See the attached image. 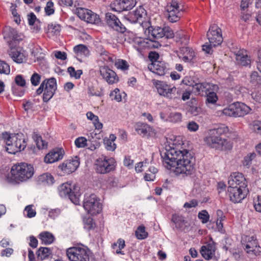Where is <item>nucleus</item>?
Listing matches in <instances>:
<instances>
[{
	"mask_svg": "<svg viewBox=\"0 0 261 261\" xmlns=\"http://www.w3.org/2000/svg\"><path fill=\"white\" fill-rule=\"evenodd\" d=\"M161 155L165 167L173 170L176 175L185 177L194 173L195 160L187 149H179L172 144L166 146Z\"/></svg>",
	"mask_w": 261,
	"mask_h": 261,
	"instance_id": "nucleus-1",
	"label": "nucleus"
},
{
	"mask_svg": "<svg viewBox=\"0 0 261 261\" xmlns=\"http://www.w3.org/2000/svg\"><path fill=\"white\" fill-rule=\"evenodd\" d=\"M228 127L223 124L217 128L211 129L204 138V142L211 148L220 151L229 150L232 148V143L224 137L228 132Z\"/></svg>",
	"mask_w": 261,
	"mask_h": 261,
	"instance_id": "nucleus-2",
	"label": "nucleus"
},
{
	"mask_svg": "<svg viewBox=\"0 0 261 261\" xmlns=\"http://www.w3.org/2000/svg\"><path fill=\"white\" fill-rule=\"evenodd\" d=\"M1 136L5 143V150L10 154H15L26 147L27 143L22 134L3 133Z\"/></svg>",
	"mask_w": 261,
	"mask_h": 261,
	"instance_id": "nucleus-3",
	"label": "nucleus"
},
{
	"mask_svg": "<svg viewBox=\"0 0 261 261\" xmlns=\"http://www.w3.org/2000/svg\"><path fill=\"white\" fill-rule=\"evenodd\" d=\"M142 28L145 35L148 39L154 41H156L155 40L164 37L168 39L174 37L173 32L170 28L168 27L161 28L158 26H152L149 20L143 22Z\"/></svg>",
	"mask_w": 261,
	"mask_h": 261,
	"instance_id": "nucleus-4",
	"label": "nucleus"
},
{
	"mask_svg": "<svg viewBox=\"0 0 261 261\" xmlns=\"http://www.w3.org/2000/svg\"><path fill=\"white\" fill-rule=\"evenodd\" d=\"M13 179L16 182L27 181L34 174V168L25 163L14 165L11 169Z\"/></svg>",
	"mask_w": 261,
	"mask_h": 261,
	"instance_id": "nucleus-5",
	"label": "nucleus"
},
{
	"mask_svg": "<svg viewBox=\"0 0 261 261\" xmlns=\"http://www.w3.org/2000/svg\"><path fill=\"white\" fill-rule=\"evenodd\" d=\"M152 83L160 95L170 100L180 97L178 90L175 86L168 84L166 82L155 80L152 81Z\"/></svg>",
	"mask_w": 261,
	"mask_h": 261,
	"instance_id": "nucleus-6",
	"label": "nucleus"
},
{
	"mask_svg": "<svg viewBox=\"0 0 261 261\" xmlns=\"http://www.w3.org/2000/svg\"><path fill=\"white\" fill-rule=\"evenodd\" d=\"M165 9L168 20L172 23L178 21L185 10V6L178 0H171Z\"/></svg>",
	"mask_w": 261,
	"mask_h": 261,
	"instance_id": "nucleus-7",
	"label": "nucleus"
},
{
	"mask_svg": "<svg viewBox=\"0 0 261 261\" xmlns=\"http://www.w3.org/2000/svg\"><path fill=\"white\" fill-rule=\"evenodd\" d=\"M57 89L56 79L50 77L44 80L36 91V94L39 95L43 92V101L48 102L54 96Z\"/></svg>",
	"mask_w": 261,
	"mask_h": 261,
	"instance_id": "nucleus-8",
	"label": "nucleus"
},
{
	"mask_svg": "<svg viewBox=\"0 0 261 261\" xmlns=\"http://www.w3.org/2000/svg\"><path fill=\"white\" fill-rule=\"evenodd\" d=\"M66 253L70 261H89L88 249L83 246L68 248Z\"/></svg>",
	"mask_w": 261,
	"mask_h": 261,
	"instance_id": "nucleus-9",
	"label": "nucleus"
},
{
	"mask_svg": "<svg viewBox=\"0 0 261 261\" xmlns=\"http://www.w3.org/2000/svg\"><path fill=\"white\" fill-rule=\"evenodd\" d=\"M182 83L187 86L192 87L193 92L196 95H200L201 96L206 95L213 87L214 88L216 86L207 82L195 83L192 81L190 76L185 77L182 81Z\"/></svg>",
	"mask_w": 261,
	"mask_h": 261,
	"instance_id": "nucleus-10",
	"label": "nucleus"
},
{
	"mask_svg": "<svg viewBox=\"0 0 261 261\" xmlns=\"http://www.w3.org/2000/svg\"><path fill=\"white\" fill-rule=\"evenodd\" d=\"M83 206L87 213L91 215L99 214L102 210V204L100 202L99 198L94 194L85 197Z\"/></svg>",
	"mask_w": 261,
	"mask_h": 261,
	"instance_id": "nucleus-11",
	"label": "nucleus"
},
{
	"mask_svg": "<svg viewBox=\"0 0 261 261\" xmlns=\"http://www.w3.org/2000/svg\"><path fill=\"white\" fill-rule=\"evenodd\" d=\"M116 162L114 158L102 155L96 161L95 169L98 173L106 174L114 170Z\"/></svg>",
	"mask_w": 261,
	"mask_h": 261,
	"instance_id": "nucleus-12",
	"label": "nucleus"
},
{
	"mask_svg": "<svg viewBox=\"0 0 261 261\" xmlns=\"http://www.w3.org/2000/svg\"><path fill=\"white\" fill-rule=\"evenodd\" d=\"M241 243L247 253L251 252L255 255H259L261 248L255 236H244L242 238Z\"/></svg>",
	"mask_w": 261,
	"mask_h": 261,
	"instance_id": "nucleus-13",
	"label": "nucleus"
},
{
	"mask_svg": "<svg viewBox=\"0 0 261 261\" xmlns=\"http://www.w3.org/2000/svg\"><path fill=\"white\" fill-rule=\"evenodd\" d=\"M71 184L68 182L61 184L58 187V192L60 196L62 198L68 197L75 204H79L80 202V194L75 193L72 190Z\"/></svg>",
	"mask_w": 261,
	"mask_h": 261,
	"instance_id": "nucleus-14",
	"label": "nucleus"
},
{
	"mask_svg": "<svg viewBox=\"0 0 261 261\" xmlns=\"http://www.w3.org/2000/svg\"><path fill=\"white\" fill-rule=\"evenodd\" d=\"M125 18L130 23H139L142 27L143 22L148 21L146 11L142 6L137 8L135 11L129 12L125 16Z\"/></svg>",
	"mask_w": 261,
	"mask_h": 261,
	"instance_id": "nucleus-15",
	"label": "nucleus"
},
{
	"mask_svg": "<svg viewBox=\"0 0 261 261\" xmlns=\"http://www.w3.org/2000/svg\"><path fill=\"white\" fill-rule=\"evenodd\" d=\"M75 13L81 20L88 23L97 24L100 22L99 15L88 9L76 8Z\"/></svg>",
	"mask_w": 261,
	"mask_h": 261,
	"instance_id": "nucleus-16",
	"label": "nucleus"
},
{
	"mask_svg": "<svg viewBox=\"0 0 261 261\" xmlns=\"http://www.w3.org/2000/svg\"><path fill=\"white\" fill-rule=\"evenodd\" d=\"M248 193L249 190L242 189L229 186L227 188V194L230 201L234 203L242 202L247 197Z\"/></svg>",
	"mask_w": 261,
	"mask_h": 261,
	"instance_id": "nucleus-17",
	"label": "nucleus"
},
{
	"mask_svg": "<svg viewBox=\"0 0 261 261\" xmlns=\"http://www.w3.org/2000/svg\"><path fill=\"white\" fill-rule=\"evenodd\" d=\"M80 165L79 159L75 156L74 159L67 160L60 164L58 168L61 175L69 174L74 172Z\"/></svg>",
	"mask_w": 261,
	"mask_h": 261,
	"instance_id": "nucleus-18",
	"label": "nucleus"
},
{
	"mask_svg": "<svg viewBox=\"0 0 261 261\" xmlns=\"http://www.w3.org/2000/svg\"><path fill=\"white\" fill-rule=\"evenodd\" d=\"M207 37L210 43L214 47L220 45L223 42L221 29L216 24L211 25L207 33Z\"/></svg>",
	"mask_w": 261,
	"mask_h": 261,
	"instance_id": "nucleus-19",
	"label": "nucleus"
},
{
	"mask_svg": "<svg viewBox=\"0 0 261 261\" xmlns=\"http://www.w3.org/2000/svg\"><path fill=\"white\" fill-rule=\"evenodd\" d=\"M229 186L242 189L249 190L247 181L244 175L240 172L233 173L228 180Z\"/></svg>",
	"mask_w": 261,
	"mask_h": 261,
	"instance_id": "nucleus-20",
	"label": "nucleus"
},
{
	"mask_svg": "<svg viewBox=\"0 0 261 261\" xmlns=\"http://www.w3.org/2000/svg\"><path fill=\"white\" fill-rule=\"evenodd\" d=\"M134 47L139 53L146 48H158L161 46L158 42L147 38H136L134 40Z\"/></svg>",
	"mask_w": 261,
	"mask_h": 261,
	"instance_id": "nucleus-21",
	"label": "nucleus"
},
{
	"mask_svg": "<svg viewBox=\"0 0 261 261\" xmlns=\"http://www.w3.org/2000/svg\"><path fill=\"white\" fill-rule=\"evenodd\" d=\"M64 153V150L62 148L56 147L53 148L45 155L44 161L46 164L54 163L62 160Z\"/></svg>",
	"mask_w": 261,
	"mask_h": 261,
	"instance_id": "nucleus-22",
	"label": "nucleus"
},
{
	"mask_svg": "<svg viewBox=\"0 0 261 261\" xmlns=\"http://www.w3.org/2000/svg\"><path fill=\"white\" fill-rule=\"evenodd\" d=\"M8 53L12 60L16 63L21 64L26 60L24 50L20 46H17V45L13 46L10 43Z\"/></svg>",
	"mask_w": 261,
	"mask_h": 261,
	"instance_id": "nucleus-23",
	"label": "nucleus"
},
{
	"mask_svg": "<svg viewBox=\"0 0 261 261\" xmlns=\"http://www.w3.org/2000/svg\"><path fill=\"white\" fill-rule=\"evenodd\" d=\"M100 74L109 84H114L119 81V77L113 70L107 66H102L99 68Z\"/></svg>",
	"mask_w": 261,
	"mask_h": 261,
	"instance_id": "nucleus-24",
	"label": "nucleus"
},
{
	"mask_svg": "<svg viewBox=\"0 0 261 261\" xmlns=\"http://www.w3.org/2000/svg\"><path fill=\"white\" fill-rule=\"evenodd\" d=\"M148 68L150 71L160 76L164 75L169 70L168 64L162 61L149 64Z\"/></svg>",
	"mask_w": 261,
	"mask_h": 261,
	"instance_id": "nucleus-25",
	"label": "nucleus"
},
{
	"mask_svg": "<svg viewBox=\"0 0 261 261\" xmlns=\"http://www.w3.org/2000/svg\"><path fill=\"white\" fill-rule=\"evenodd\" d=\"M106 19L108 25L116 31L121 33L125 31V28L114 14L107 13L106 14Z\"/></svg>",
	"mask_w": 261,
	"mask_h": 261,
	"instance_id": "nucleus-26",
	"label": "nucleus"
},
{
	"mask_svg": "<svg viewBox=\"0 0 261 261\" xmlns=\"http://www.w3.org/2000/svg\"><path fill=\"white\" fill-rule=\"evenodd\" d=\"M177 56L184 62H189L194 57L195 53L193 49L189 47H182L179 48Z\"/></svg>",
	"mask_w": 261,
	"mask_h": 261,
	"instance_id": "nucleus-27",
	"label": "nucleus"
},
{
	"mask_svg": "<svg viewBox=\"0 0 261 261\" xmlns=\"http://www.w3.org/2000/svg\"><path fill=\"white\" fill-rule=\"evenodd\" d=\"M236 60L237 64L242 66H247L251 63L250 57L245 49H240L236 54Z\"/></svg>",
	"mask_w": 261,
	"mask_h": 261,
	"instance_id": "nucleus-28",
	"label": "nucleus"
},
{
	"mask_svg": "<svg viewBox=\"0 0 261 261\" xmlns=\"http://www.w3.org/2000/svg\"><path fill=\"white\" fill-rule=\"evenodd\" d=\"M236 117H243L248 114L251 109L244 103L235 102L232 103Z\"/></svg>",
	"mask_w": 261,
	"mask_h": 261,
	"instance_id": "nucleus-29",
	"label": "nucleus"
},
{
	"mask_svg": "<svg viewBox=\"0 0 261 261\" xmlns=\"http://www.w3.org/2000/svg\"><path fill=\"white\" fill-rule=\"evenodd\" d=\"M216 250L215 243L212 241L203 245L200 249L202 256L206 259H210L212 258L213 254Z\"/></svg>",
	"mask_w": 261,
	"mask_h": 261,
	"instance_id": "nucleus-30",
	"label": "nucleus"
},
{
	"mask_svg": "<svg viewBox=\"0 0 261 261\" xmlns=\"http://www.w3.org/2000/svg\"><path fill=\"white\" fill-rule=\"evenodd\" d=\"M135 128L137 133L142 137L149 136L152 129L149 125L140 122L136 124Z\"/></svg>",
	"mask_w": 261,
	"mask_h": 261,
	"instance_id": "nucleus-31",
	"label": "nucleus"
},
{
	"mask_svg": "<svg viewBox=\"0 0 261 261\" xmlns=\"http://www.w3.org/2000/svg\"><path fill=\"white\" fill-rule=\"evenodd\" d=\"M39 239L41 241L42 244L49 245L52 244L55 238L53 233L48 231H43L38 236Z\"/></svg>",
	"mask_w": 261,
	"mask_h": 261,
	"instance_id": "nucleus-32",
	"label": "nucleus"
},
{
	"mask_svg": "<svg viewBox=\"0 0 261 261\" xmlns=\"http://www.w3.org/2000/svg\"><path fill=\"white\" fill-rule=\"evenodd\" d=\"M60 25L51 23L48 25L46 34L48 37L52 38L59 35L60 34Z\"/></svg>",
	"mask_w": 261,
	"mask_h": 261,
	"instance_id": "nucleus-33",
	"label": "nucleus"
},
{
	"mask_svg": "<svg viewBox=\"0 0 261 261\" xmlns=\"http://www.w3.org/2000/svg\"><path fill=\"white\" fill-rule=\"evenodd\" d=\"M52 250L48 247H40L36 252L39 259L44 260L49 257L51 254Z\"/></svg>",
	"mask_w": 261,
	"mask_h": 261,
	"instance_id": "nucleus-34",
	"label": "nucleus"
},
{
	"mask_svg": "<svg viewBox=\"0 0 261 261\" xmlns=\"http://www.w3.org/2000/svg\"><path fill=\"white\" fill-rule=\"evenodd\" d=\"M73 51L78 56L86 57L89 54V50L88 47L84 44H79L73 48Z\"/></svg>",
	"mask_w": 261,
	"mask_h": 261,
	"instance_id": "nucleus-35",
	"label": "nucleus"
},
{
	"mask_svg": "<svg viewBox=\"0 0 261 261\" xmlns=\"http://www.w3.org/2000/svg\"><path fill=\"white\" fill-rule=\"evenodd\" d=\"M125 246V241L121 238L117 240L116 242L112 244V248L115 250L116 253L124 255V253L121 250Z\"/></svg>",
	"mask_w": 261,
	"mask_h": 261,
	"instance_id": "nucleus-36",
	"label": "nucleus"
},
{
	"mask_svg": "<svg viewBox=\"0 0 261 261\" xmlns=\"http://www.w3.org/2000/svg\"><path fill=\"white\" fill-rule=\"evenodd\" d=\"M172 221L175 224L177 229H182L186 223L184 217L176 214L172 215Z\"/></svg>",
	"mask_w": 261,
	"mask_h": 261,
	"instance_id": "nucleus-37",
	"label": "nucleus"
},
{
	"mask_svg": "<svg viewBox=\"0 0 261 261\" xmlns=\"http://www.w3.org/2000/svg\"><path fill=\"white\" fill-rule=\"evenodd\" d=\"M86 116L89 120L92 121L95 129L99 130L102 128V123L99 122L97 116L94 115L92 112H88Z\"/></svg>",
	"mask_w": 261,
	"mask_h": 261,
	"instance_id": "nucleus-38",
	"label": "nucleus"
},
{
	"mask_svg": "<svg viewBox=\"0 0 261 261\" xmlns=\"http://www.w3.org/2000/svg\"><path fill=\"white\" fill-rule=\"evenodd\" d=\"M38 180L47 185H51L55 182L54 177L51 174L48 173H44L40 175L38 177Z\"/></svg>",
	"mask_w": 261,
	"mask_h": 261,
	"instance_id": "nucleus-39",
	"label": "nucleus"
},
{
	"mask_svg": "<svg viewBox=\"0 0 261 261\" xmlns=\"http://www.w3.org/2000/svg\"><path fill=\"white\" fill-rule=\"evenodd\" d=\"M250 82L252 86L258 87L261 85V75L257 71H253L250 76Z\"/></svg>",
	"mask_w": 261,
	"mask_h": 261,
	"instance_id": "nucleus-40",
	"label": "nucleus"
},
{
	"mask_svg": "<svg viewBox=\"0 0 261 261\" xmlns=\"http://www.w3.org/2000/svg\"><path fill=\"white\" fill-rule=\"evenodd\" d=\"M113 10L121 12L123 11H127L124 6L123 0H116L111 5Z\"/></svg>",
	"mask_w": 261,
	"mask_h": 261,
	"instance_id": "nucleus-41",
	"label": "nucleus"
},
{
	"mask_svg": "<svg viewBox=\"0 0 261 261\" xmlns=\"http://www.w3.org/2000/svg\"><path fill=\"white\" fill-rule=\"evenodd\" d=\"M249 128L254 133L261 136V121L255 120L249 124Z\"/></svg>",
	"mask_w": 261,
	"mask_h": 261,
	"instance_id": "nucleus-42",
	"label": "nucleus"
},
{
	"mask_svg": "<svg viewBox=\"0 0 261 261\" xmlns=\"http://www.w3.org/2000/svg\"><path fill=\"white\" fill-rule=\"evenodd\" d=\"M216 214L217 217L216 225L217 228L219 230H221L223 228V221L225 220L226 217L223 211L220 210L217 211Z\"/></svg>",
	"mask_w": 261,
	"mask_h": 261,
	"instance_id": "nucleus-43",
	"label": "nucleus"
},
{
	"mask_svg": "<svg viewBox=\"0 0 261 261\" xmlns=\"http://www.w3.org/2000/svg\"><path fill=\"white\" fill-rule=\"evenodd\" d=\"M115 65L117 69L123 71L128 70L129 67V65L126 60L120 59L115 61Z\"/></svg>",
	"mask_w": 261,
	"mask_h": 261,
	"instance_id": "nucleus-44",
	"label": "nucleus"
},
{
	"mask_svg": "<svg viewBox=\"0 0 261 261\" xmlns=\"http://www.w3.org/2000/svg\"><path fill=\"white\" fill-rule=\"evenodd\" d=\"M135 235L138 239L143 240L148 237V233L145 231V227L143 225H141L136 229Z\"/></svg>",
	"mask_w": 261,
	"mask_h": 261,
	"instance_id": "nucleus-45",
	"label": "nucleus"
},
{
	"mask_svg": "<svg viewBox=\"0 0 261 261\" xmlns=\"http://www.w3.org/2000/svg\"><path fill=\"white\" fill-rule=\"evenodd\" d=\"M182 114L179 112H172L168 117V121L173 123H178L181 121Z\"/></svg>",
	"mask_w": 261,
	"mask_h": 261,
	"instance_id": "nucleus-46",
	"label": "nucleus"
},
{
	"mask_svg": "<svg viewBox=\"0 0 261 261\" xmlns=\"http://www.w3.org/2000/svg\"><path fill=\"white\" fill-rule=\"evenodd\" d=\"M84 228L87 230H93L96 227L94 220L90 217L85 219L84 220Z\"/></svg>",
	"mask_w": 261,
	"mask_h": 261,
	"instance_id": "nucleus-47",
	"label": "nucleus"
},
{
	"mask_svg": "<svg viewBox=\"0 0 261 261\" xmlns=\"http://www.w3.org/2000/svg\"><path fill=\"white\" fill-rule=\"evenodd\" d=\"M256 156V154L254 152L249 153L244 158L243 161V164L244 166L249 168L251 164V162L253 159Z\"/></svg>",
	"mask_w": 261,
	"mask_h": 261,
	"instance_id": "nucleus-48",
	"label": "nucleus"
},
{
	"mask_svg": "<svg viewBox=\"0 0 261 261\" xmlns=\"http://www.w3.org/2000/svg\"><path fill=\"white\" fill-rule=\"evenodd\" d=\"M206 95V103L215 104L217 102L218 97L217 94L214 92H210V91L207 92Z\"/></svg>",
	"mask_w": 261,
	"mask_h": 261,
	"instance_id": "nucleus-49",
	"label": "nucleus"
},
{
	"mask_svg": "<svg viewBox=\"0 0 261 261\" xmlns=\"http://www.w3.org/2000/svg\"><path fill=\"white\" fill-rule=\"evenodd\" d=\"M67 72L69 73L71 77H73L75 79H79L81 77V75L83 74L82 70L79 69L75 70V68L70 66L67 69Z\"/></svg>",
	"mask_w": 261,
	"mask_h": 261,
	"instance_id": "nucleus-50",
	"label": "nucleus"
},
{
	"mask_svg": "<svg viewBox=\"0 0 261 261\" xmlns=\"http://www.w3.org/2000/svg\"><path fill=\"white\" fill-rule=\"evenodd\" d=\"M100 56L107 62L110 63H114L115 56L110 54L108 51L103 50L100 53Z\"/></svg>",
	"mask_w": 261,
	"mask_h": 261,
	"instance_id": "nucleus-51",
	"label": "nucleus"
},
{
	"mask_svg": "<svg viewBox=\"0 0 261 261\" xmlns=\"http://www.w3.org/2000/svg\"><path fill=\"white\" fill-rule=\"evenodd\" d=\"M22 108L27 113L33 112L35 110V105L30 100H25L22 103Z\"/></svg>",
	"mask_w": 261,
	"mask_h": 261,
	"instance_id": "nucleus-52",
	"label": "nucleus"
},
{
	"mask_svg": "<svg viewBox=\"0 0 261 261\" xmlns=\"http://www.w3.org/2000/svg\"><path fill=\"white\" fill-rule=\"evenodd\" d=\"M222 113L226 116L236 117L233 104L231 103L227 107L224 108L222 110Z\"/></svg>",
	"mask_w": 261,
	"mask_h": 261,
	"instance_id": "nucleus-53",
	"label": "nucleus"
},
{
	"mask_svg": "<svg viewBox=\"0 0 261 261\" xmlns=\"http://www.w3.org/2000/svg\"><path fill=\"white\" fill-rule=\"evenodd\" d=\"M87 140L84 137H80L76 138L74 141V144L77 148H84L87 144Z\"/></svg>",
	"mask_w": 261,
	"mask_h": 261,
	"instance_id": "nucleus-54",
	"label": "nucleus"
},
{
	"mask_svg": "<svg viewBox=\"0 0 261 261\" xmlns=\"http://www.w3.org/2000/svg\"><path fill=\"white\" fill-rule=\"evenodd\" d=\"M110 96L112 100H115L118 102H120L122 100L120 91L118 88H116L112 91L110 94Z\"/></svg>",
	"mask_w": 261,
	"mask_h": 261,
	"instance_id": "nucleus-55",
	"label": "nucleus"
},
{
	"mask_svg": "<svg viewBox=\"0 0 261 261\" xmlns=\"http://www.w3.org/2000/svg\"><path fill=\"white\" fill-rule=\"evenodd\" d=\"M198 217L203 224H205L209 221L210 215L206 210H202L199 212Z\"/></svg>",
	"mask_w": 261,
	"mask_h": 261,
	"instance_id": "nucleus-56",
	"label": "nucleus"
},
{
	"mask_svg": "<svg viewBox=\"0 0 261 261\" xmlns=\"http://www.w3.org/2000/svg\"><path fill=\"white\" fill-rule=\"evenodd\" d=\"M16 31L10 27H5L3 31L4 38L10 39Z\"/></svg>",
	"mask_w": 261,
	"mask_h": 261,
	"instance_id": "nucleus-57",
	"label": "nucleus"
},
{
	"mask_svg": "<svg viewBox=\"0 0 261 261\" xmlns=\"http://www.w3.org/2000/svg\"><path fill=\"white\" fill-rule=\"evenodd\" d=\"M45 13L46 15L49 16L53 14L55 12L54 3L50 1H48L44 8Z\"/></svg>",
	"mask_w": 261,
	"mask_h": 261,
	"instance_id": "nucleus-58",
	"label": "nucleus"
},
{
	"mask_svg": "<svg viewBox=\"0 0 261 261\" xmlns=\"http://www.w3.org/2000/svg\"><path fill=\"white\" fill-rule=\"evenodd\" d=\"M41 80V75L37 72H34L31 77V83L34 86H38Z\"/></svg>",
	"mask_w": 261,
	"mask_h": 261,
	"instance_id": "nucleus-59",
	"label": "nucleus"
},
{
	"mask_svg": "<svg viewBox=\"0 0 261 261\" xmlns=\"http://www.w3.org/2000/svg\"><path fill=\"white\" fill-rule=\"evenodd\" d=\"M134 161L131 159L130 155L125 156L123 160V165L128 169H132L134 166Z\"/></svg>",
	"mask_w": 261,
	"mask_h": 261,
	"instance_id": "nucleus-60",
	"label": "nucleus"
},
{
	"mask_svg": "<svg viewBox=\"0 0 261 261\" xmlns=\"http://www.w3.org/2000/svg\"><path fill=\"white\" fill-rule=\"evenodd\" d=\"M15 84L22 88H24L26 85V81L23 76L20 74L17 75L15 77Z\"/></svg>",
	"mask_w": 261,
	"mask_h": 261,
	"instance_id": "nucleus-61",
	"label": "nucleus"
},
{
	"mask_svg": "<svg viewBox=\"0 0 261 261\" xmlns=\"http://www.w3.org/2000/svg\"><path fill=\"white\" fill-rule=\"evenodd\" d=\"M104 144L105 147L107 150L114 151L116 148V145L114 142L110 141V140H105Z\"/></svg>",
	"mask_w": 261,
	"mask_h": 261,
	"instance_id": "nucleus-62",
	"label": "nucleus"
},
{
	"mask_svg": "<svg viewBox=\"0 0 261 261\" xmlns=\"http://www.w3.org/2000/svg\"><path fill=\"white\" fill-rule=\"evenodd\" d=\"M193 91V89L192 87H188L185 91L183 92L181 96V99L184 101H186L190 98V96Z\"/></svg>",
	"mask_w": 261,
	"mask_h": 261,
	"instance_id": "nucleus-63",
	"label": "nucleus"
},
{
	"mask_svg": "<svg viewBox=\"0 0 261 261\" xmlns=\"http://www.w3.org/2000/svg\"><path fill=\"white\" fill-rule=\"evenodd\" d=\"M36 142V145L39 149L46 148L47 146V143L45 141L43 140L40 136L37 138Z\"/></svg>",
	"mask_w": 261,
	"mask_h": 261,
	"instance_id": "nucleus-64",
	"label": "nucleus"
}]
</instances>
